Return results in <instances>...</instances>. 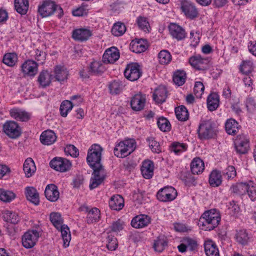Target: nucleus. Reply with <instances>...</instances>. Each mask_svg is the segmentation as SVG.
I'll list each match as a JSON object with an SVG mask.
<instances>
[{
	"instance_id": "8fccbe9b",
	"label": "nucleus",
	"mask_w": 256,
	"mask_h": 256,
	"mask_svg": "<svg viewBox=\"0 0 256 256\" xmlns=\"http://www.w3.org/2000/svg\"><path fill=\"white\" fill-rule=\"evenodd\" d=\"M254 64L250 60H243L240 65V70L244 74H248L254 70Z\"/></svg>"
},
{
	"instance_id": "3c124183",
	"label": "nucleus",
	"mask_w": 256,
	"mask_h": 256,
	"mask_svg": "<svg viewBox=\"0 0 256 256\" xmlns=\"http://www.w3.org/2000/svg\"><path fill=\"white\" fill-rule=\"evenodd\" d=\"M123 84L121 81L114 80L109 84L110 93L112 94H120L123 88Z\"/></svg>"
},
{
	"instance_id": "f3484780",
	"label": "nucleus",
	"mask_w": 256,
	"mask_h": 256,
	"mask_svg": "<svg viewBox=\"0 0 256 256\" xmlns=\"http://www.w3.org/2000/svg\"><path fill=\"white\" fill-rule=\"evenodd\" d=\"M92 36V31L87 28H80L72 31V38L78 41L84 42Z\"/></svg>"
},
{
	"instance_id": "338daca9",
	"label": "nucleus",
	"mask_w": 256,
	"mask_h": 256,
	"mask_svg": "<svg viewBox=\"0 0 256 256\" xmlns=\"http://www.w3.org/2000/svg\"><path fill=\"white\" fill-rule=\"evenodd\" d=\"M124 223L120 220L114 222L110 226L111 230L114 232H118L124 228Z\"/></svg>"
},
{
	"instance_id": "4d7b16f0",
	"label": "nucleus",
	"mask_w": 256,
	"mask_h": 256,
	"mask_svg": "<svg viewBox=\"0 0 256 256\" xmlns=\"http://www.w3.org/2000/svg\"><path fill=\"white\" fill-rule=\"evenodd\" d=\"M159 128L163 132H168L170 130V124L169 121L165 118L162 117L158 119L157 122Z\"/></svg>"
},
{
	"instance_id": "f704fd0d",
	"label": "nucleus",
	"mask_w": 256,
	"mask_h": 256,
	"mask_svg": "<svg viewBox=\"0 0 256 256\" xmlns=\"http://www.w3.org/2000/svg\"><path fill=\"white\" fill-rule=\"evenodd\" d=\"M104 70L105 68L101 61H94L90 65L88 73L90 74L99 75Z\"/></svg>"
},
{
	"instance_id": "0e129e2a",
	"label": "nucleus",
	"mask_w": 256,
	"mask_h": 256,
	"mask_svg": "<svg viewBox=\"0 0 256 256\" xmlns=\"http://www.w3.org/2000/svg\"><path fill=\"white\" fill-rule=\"evenodd\" d=\"M204 86L203 84L200 82H196L195 83L194 92L196 96L198 98H200L204 92Z\"/></svg>"
},
{
	"instance_id": "423d86ee",
	"label": "nucleus",
	"mask_w": 256,
	"mask_h": 256,
	"mask_svg": "<svg viewBox=\"0 0 256 256\" xmlns=\"http://www.w3.org/2000/svg\"><path fill=\"white\" fill-rule=\"evenodd\" d=\"M40 236V230H32L27 231L22 236V246L26 248H32L36 245Z\"/></svg>"
},
{
	"instance_id": "1a4fd4ad",
	"label": "nucleus",
	"mask_w": 256,
	"mask_h": 256,
	"mask_svg": "<svg viewBox=\"0 0 256 256\" xmlns=\"http://www.w3.org/2000/svg\"><path fill=\"white\" fill-rule=\"evenodd\" d=\"M140 66L137 63H131L127 65L124 72V76L130 81L138 80L142 76Z\"/></svg>"
},
{
	"instance_id": "5701e85b",
	"label": "nucleus",
	"mask_w": 256,
	"mask_h": 256,
	"mask_svg": "<svg viewBox=\"0 0 256 256\" xmlns=\"http://www.w3.org/2000/svg\"><path fill=\"white\" fill-rule=\"evenodd\" d=\"M45 196L50 202H56L59 198L60 193L58 187L54 184H48L45 189Z\"/></svg>"
},
{
	"instance_id": "774afa93",
	"label": "nucleus",
	"mask_w": 256,
	"mask_h": 256,
	"mask_svg": "<svg viewBox=\"0 0 256 256\" xmlns=\"http://www.w3.org/2000/svg\"><path fill=\"white\" fill-rule=\"evenodd\" d=\"M224 176L228 180L234 178L236 176V170L234 167L228 166L225 170Z\"/></svg>"
},
{
	"instance_id": "5fc2aeb1",
	"label": "nucleus",
	"mask_w": 256,
	"mask_h": 256,
	"mask_svg": "<svg viewBox=\"0 0 256 256\" xmlns=\"http://www.w3.org/2000/svg\"><path fill=\"white\" fill-rule=\"evenodd\" d=\"M248 188V183L240 182L233 186L232 189L234 192L243 195L246 194Z\"/></svg>"
},
{
	"instance_id": "4c0bfd02",
	"label": "nucleus",
	"mask_w": 256,
	"mask_h": 256,
	"mask_svg": "<svg viewBox=\"0 0 256 256\" xmlns=\"http://www.w3.org/2000/svg\"><path fill=\"white\" fill-rule=\"evenodd\" d=\"M236 241L242 246L248 244L250 241V236L246 230H238L235 235Z\"/></svg>"
},
{
	"instance_id": "9d476101",
	"label": "nucleus",
	"mask_w": 256,
	"mask_h": 256,
	"mask_svg": "<svg viewBox=\"0 0 256 256\" xmlns=\"http://www.w3.org/2000/svg\"><path fill=\"white\" fill-rule=\"evenodd\" d=\"M50 165L52 168L56 171L66 172L70 168L72 164L66 158L56 157L50 162Z\"/></svg>"
},
{
	"instance_id": "13d9d810",
	"label": "nucleus",
	"mask_w": 256,
	"mask_h": 256,
	"mask_svg": "<svg viewBox=\"0 0 256 256\" xmlns=\"http://www.w3.org/2000/svg\"><path fill=\"white\" fill-rule=\"evenodd\" d=\"M144 40H139L134 42L132 45V51L136 53H140L144 52L147 48V45L142 42Z\"/></svg>"
},
{
	"instance_id": "39448f33",
	"label": "nucleus",
	"mask_w": 256,
	"mask_h": 256,
	"mask_svg": "<svg viewBox=\"0 0 256 256\" xmlns=\"http://www.w3.org/2000/svg\"><path fill=\"white\" fill-rule=\"evenodd\" d=\"M198 133L199 138L201 140L214 138L216 134L214 123L210 120L202 121L200 124Z\"/></svg>"
},
{
	"instance_id": "a878e982",
	"label": "nucleus",
	"mask_w": 256,
	"mask_h": 256,
	"mask_svg": "<svg viewBox=\"0 0 256 256\" xmlns=\"http://www.w3.org/2000/svg\"><path fill=\"white\" fill-rule=\"evenodd\" d=\"M204 252L206 256H220L219 250L214 242L210 240L205 241Z\"/></svg>"
},
{
	"instance_id": "dca6fc26",
	"label": "nucleus",
	"mask_w": 256,
	"mask_h": 256,
	"mask_svg": "<svg viewBox=\"0 0 256 256\" xmlns=\"http://www.w3.org/2000/svg\"><path fill=\"white\" fill-rule=\"evenodd\" d=\"M104 178V170H94L92 176L90 180V189L92 190L98 187L103 182Z\"/></svg>"
},
{
	"instance_id": "bf43d9fd",
	"label": "nucleus",
	"mask_w": 256,
	"mask_h": 256,
	"mask_svg": "<svg viewBox=\"0 0 256 256\" xmlns=\"http://www.w3.org/2000/svg\"><path fill=\"white\" fill-rule=\"evenodd\" d=\"M138 27L145 32H149L150 28L149 22L146 18L139 16L137 19Z\"/></svg>"
},
{
	"instance_id": "a18cd8bd",
	"label": "nucleus",
	"mask_w": 256,
	"mask_h": 256,
	"mask_svg": "<svg viewBox=\"0 0 256 256\" xmlns=\"http://www.w3.org/2000/svg\"><path fill=\"white\" fill-rule=\"evenodd\" d=\"M186 79V74L184 70H178L176 71L173 76V81L174 83L180 86L183 85Z\"/></svg>"
},
{
	"instance_id": "0eeeda50",
	"label": "nucleus",
	"mask_w": 256,
	"mask_h": 256,
	"mask_svg": "<svg viewBox=\"0 0 256 256\" xmlns=\"http://www.w3.org/2000/svg\"><path fill=\"white\" fill-rule=\"evenodd\" d=\"M234 144L237 154H246L250 149L249 138L246 134H239L235 138Z\"/></svg>"
},
{
	"instance_id": "37998d69",
	"label": "nucleus",
	"mask_w": 256,
	"mask_h": 256,
	"mask_svg": "<svg viewBox=\"0 0 256 256\" xmlns=\"http://www.w3.org/2000/svg\"><path fill=\"white\" fill-rule=\"evenodd\" d=\"M16 194L11 190L0 188V200L6 202H10L16 198Z\"/></svg>"
},
{
	"instance_id": "f03ea898",
	"label": "nucleus",
	"mask_w": 256,
	"mask_h": 256,
	"mask_svg": "<svg viewBox=\"0 0 256 256\" xmlns=\"http://www.w3.org/2000/svg\"><path fill=\"white\" fill-rule=\"evenodd\" d=\"M102 148L98 144H93L89 149L86 160L94 170H104L100 164Z\"/></svg>"
},
{
	"instance_id": "4468645a",
	"label": "nucleus",
	"mask_w": 256,
	"mask_h": 256,
	"mask_svg": "<svg viewBox=\"0 0 256 256\" xmlns=\"http://www.w3.org/2000/svg\"><path fill=\"white\" fill-rule=\"evenodd\" d=\"M80 210L87 212L86 222L88 224L96 222L100 218V210L96 208L90 209L87 206H83L80 208Z\"/></svg>"
},
{
	"instance_id": "c03bdc74",
	"label": "nucleus",
	"mask_w": 256,
	"mask_h": 256,
	"mask_svg": "<svg viewBox=\"0 0 256 256\" xmlns=\"http://www.w3.org/2000/svg\"><path fill=\"white\" fill-rule=\"evenodd\" d=\"M175 113L177 118L180 121H186L188 118V112L186 108L180 106L176 108Z\"/></svg>"
},
{
	"instance_id": "c756f323",
	"label": "nucleus",
	"mask_w": 256,
	"mask_h": 256,
	"mask_svg": "<svg viewBox=\"0 0 256 256\" xmlns=\"http://www.w3.org/2000/svg\"><path fill=\"white\" fill-rule=\"evenodd\" d=\"M167 90L164 86H159L153 94V99L158 104H162L167 98Z\"/></svg>"
},
{
	"instance_id": "79ce46f5",
	"label": "nucleus",
	"mask_w": 256,
	"mask_h": 256,
	"mask_svg": "<svg viewBox=\"0 0 256 256\" xmlns=\"http://www.w3.org/2000/svg\"><path fill=\"white\" fill-rule=\"evenodd\" d=\"M28 0H14V7L18 12L25 14L28 8Z\"/></svg>"
},
{
	"instance_id": "7ed1b4c3",
	"label": "nucleus",
	"mask_w": 256,
	"mask_h": 256,
	"mask_svg": "<svg viewBox=\"0 0 256 256\" xmlns=\"http://www.w3.org/2000/svg\"><path fill=\"white\" fill-rule=\"evenodd\" d=\"M38 12L42 17L50 16L54 12L57 14L58 18L63 16V10L58 5L51 0H46L38 6Z\"/></svg>"
},
{
	"instance_id": "6ab92c4d",
	"label": "nucleus",
	"mask_w": 256,
	"mask_h": 256,
	"mask_svg": "<svg viewBox=\"0 0 256 256\" xmlns=\"http://www.w3.org/2000/svg\"><path fill=\"white\" fill-rule=\"evenodd\" d=\"M146 97L141 94H136L132 98L130 106L132 109L135 111L142 110L146 103Z\"/></svg>"
},
{
	"instance_id": "4be33fe9",
	"label": "nucleus",
	"mask_w": 256,
	"mask_h": 256,
	"mask_svg": "<svg viewBox=\"0 0 256 256\" xmlns=\"http://www.w3.org/2000/svg\"><path fill=\"white\" fill-rule=\"evenodd\" d=\"M168 28L171 36L178 40L184 39L186 36L184 30L176 24H171Z\"/></svg>"
},
{
	"instance_id": "cd10ccee",
	"label": "nucleus",
	"mask_w": 256,
	"mask_h": 256,
	"mask_svg": "<svg viewBox=\"0 0 256 256\" xmlns=\"http://www.w3.org/2000/svg\"><path fill=\"white\" fill-rule=\"evenodd\" d=\"M56 140V136L54 131L46 130L42 132L40 136V142L45 145H50Z\"/></svg>"
},
{
	"instance_id": "58836bf2",
	"label": "nucleus",
	"mask_w": 256,
	"mask_h": 256,
	"mask_svg": "<svg viewBox=\"0 0 256 256\" xmlns=\"http://www.w3.org/2000/svg\"><path fill=\"white\" fill-rule=\"evenodd\" d=\"M2 214L4 220L11 224H18L20 220L18 214L12 211L4 210L2 212Z\"/></svg>"
},
{
	"instance_id": "b1692460",
	"label": "nucleus",
	"mask_w": 256,
	"mask_h": 256,
	"mask_svg": "<svg viewBox=\"0 0 256 256\" xmlns=\"http://www.w3.org/2000/svg\"><path fill=\"white\" fill-rule=\"evenodd\" d=\"M53 78V76L51 72L47 70H43L40 72L38 78V82L40 86L42 88H46L49 86Z\"/></svg>"
},
{
	"instance_id": "412c9836",
	"label": "nucleus",
	"mask_w": 256,
	"mask_h": 256,
	"mask_svg": "<svg viewBox=\"0 0 256 256\" xmlns=\"http://www.w3.org/2000/svg\"><path fill=\"white\" fill-rule=\"evenodd\" d=\"M181 8L185 15L188 18L193 19L198 16V10L194 4L188 1L182 3Z\"/></svg>"
},
{
	"instance_id": "aec40b11",
	"label": "nucleus",
	"mask_w": 256,
	"mask_h": 256,
	"mask_svg": "<svg viewBox=\"0 0 256 256\" xmlns=\"http://www.w3.org/2000/svg\"><path fill=\"white\" fill-rule=\"evenodd\" d=\"M10 114L14 118L21 122H27L31 118L30 113L17 108L10 110Z\"/></svg>"
},
{
	"instance_id": "680f3d73",
	"label": "nucleus",
	"mask_w": 256,
	"mask_h": 256,
	"mask_svg": "<svg viewBox=\"0 0 256 256\" xmlns=\"http://www.w3.org/2000/svg\"><path fill=\"white\" fill-rule=\"evenodd\" d=\"M246 193L252 201L256 200V185L250 182L248 183V188Z\"/></svg>"
},
{
	"instance_id": "2eb2a0df",
	"label": "nucleus",
	"mask_w": 256,
	"mask_h": 256,
	"mask_svg": "<svg viewBox=\"0 0 256 256\" xmlns=\"http://www.w3.org/2000/svg\"><path fill=\"white\" fill-rule=\"evenodd\" d=\"M151 222L150 218L146 214H140L134 216L131 221L132 226L136 228L147 226Z\"/></svg>"
},
{
	"instance_id": "de8ad7c7",
	"label": "nucleus",
	"mask_w": 256,
	"mask_h": 256,
	"mask_svg": "<svg viewBox=\"0 0 256 256\" xmlns=\"http://www.w3.org/2000/svg\"><path fill=\"white\" fill-rule=\"evenodd\" d=\"M186 144L177 142H172L170 146V152H174L176 154H180L182 152L186 151Z\"/></svg>"
},
{
	"instance_id": "2f4dec72",
	"label": "nucleus",
	"mask_w": 256,
	"mask_h": 256,
	"mask_svg": "<svg viewBox=\"0 0 256 256\" xmlns=\"http://www.w3.org/2000/svg\"><path fill=\"white\" fill-rule=\"evenodd\" d=\"M61 232V236L63 240V246L67 248L69 246L71 240V234L70 228L66 224H63L57 229Z\"/></svg>"
},
{
	"instance_id": "6e6552de",
	"label": "nucleus",
	"mask_w": 256,
	"mask_h": 256,
	"mask_svg": "<svg viewBox=\"0 0 256 256\" xmlns=\"http://www.w3.org/2000/svg\"><path fill=\"white\" fill-rule=\"evenodd\" d=\"M177 196L176 190L172 186H165L160 188L156 194L157 198L164 202L174 200Z\"/></svg>"
},
{
	"instance_id": "a19ab883",
	"label": "nucleus",
	"mask_w": 256,
	"mask_h": 256,
	"mask_svg": "<svg viewBox=\"0 0 256 256\" xmlns=\"http://www.w3.org/2000/svg\"><path fill=\"white\" fill-rule=\"evenodd\" d=\"M54 78L56 80L62 82L67 78L68 71L64 66H57L54 68Z\"/></svg>"
},
{
	"instance_id": "f257e3e1",
	"label": "nucleus",
	"mask_w": 256,
	"mask_h": 256,
	"mask_svg": "<svg viewBox=\"0 0 256 256\" xmlns=\"http://www.w3.org/2000/svg\"><path fill=\"white\" fill-rule=\"evenodd\" d=\"M220 216L216 209L206 211L200 218V225L204 230H211L216 228L220 221Z\"/></svg>"
},
{
	"instance_id": "ea45409f",
	"label": "nucleus",
	"mask_w": 256,
	"mask_h": 256,
	"mask_svg": "<svg viewBox=\"0 0 256 256\" xmlns=\"http://www.w3.org/2000/svg\"><path fill=\"white\" fill-rule=\"evenodd\" d=\"M18 61L17 54L14 52L6 54L3 57L2 62L6 66L14 67L16 65Z\"/></svg>"
},
{
	"instance_id": "f8f14e48",
	"label": "nucleus",
	"mask_w": 256,
	"mask_h": 256,
	"mask_svg": "<svg viewBox=\"0 0 256 256\" xmlns=\"http://www.w3.org/2000/svg\"><path fill=\"white\" fill-rule=\"evenodd\" d=\"M210 60L203 58L199 54H194L189 58L188 62L194 68L198 70H204L208 68Z\"/></svg>"
},
{
	"instance_id": "ddd939ff",
	"label": "nucleus",
	"mask_w": 256,
	"mask_h": 256,
	"mask_svg": "<svg viewBox=\"0 0 256 256\" xmlns=\"http://www.w3.org/2000/svg\"><path fill=\"white\" fill-rule=\"evenodd\" d=\"M21 70L24 76L34 77L38 72V64L34 60H27L22 64Z\"/></svg>"
},
{
	"instance_id": "69168bd1",
	"label": "nucleus",
	"mask_w": 256,
	"mask_h": 256,
	"mask_svg": "<svg viewBox=\"0 0 256 256\" xmlns=\"http://www.w3.org/2000/svg\"><path fill=\"white\" fill-rule=\"evenodd\" d=\"M64 152L66 154L74 158L77 157L79 154L78 148L72 144L67 146L64 149Z\"/></svg>"
},
{
	"instance_id": "864d4df0",
	"label": "nucleus",
	"mask_w": 256,
	"mask_h": 256,
	"mask_svg": "<svg viewBox=\"0 0 256 256\" xmlns=\"http://www.w3.org/2000/svg\"><path fill=\"white\" fill-rule=\"evenodd\" d=\"M50 220L54 226L58 229L62 225L64 224V220L61 215L58 212H52L50 214Z\"/></svg>"
},
{
	"instance_id": "20e7f679",
	"label": "nucleus",
	"mask_w": 256,
	"mask_h": 256,
	"mask_svg": "<svg viewBox=\"0 0 256 256\" xmlns=\"http://www.w3.org/2000/svg\"><path fill=\"white\" fill-rule=\"evenodd\" d=\"M136 147V143L133 139L126 140L116 144L114 152L118 158H124L134 151Z\"/></svg>"
},
{
	"instance_id": "c9c22d12",
	"label": "nucleus",
	"mask_w": 256,
	"mask_h": 256,
	"mask_svg": "<svg viewBox=\"0 0 256 256\" xmlns=\"http://www.w3.org/2000/svg\"><path fill=\"white\" fill-rule=\"evenodd\" d=\"M209 184L212 187L220 186L222 182V177L220 172L216 170H213L209 176Z\"/></svg>"
},
{
	"instance_id": "393cba45",
	"label": "nucleus",
	"mask_w": 256,
	"mask_h": 256,
	"mask_svg": "<svg viewBox=\"0 0 256 256\" xmlns=\"http://www.w3.org/2000/svg\"><path fill=\"white\" fill-rule=\"evenodd\" d=\"M25 196L26 199L35 205L40 203L39 194L33 186H27L25 188Z\"/></svg>"
},
{
	"instance_id": "6e6d98bb",
	"label": "nucleus",
	"mask_w": 256,
	"mask_h": 256,
	"mask_svg": "<svg viewBox=\"0 0 256 256\" xmlns=\"http://www.w3.org/2000/svg\"><path fill=\"white\" fill-rule=\"evenodd\" d=\"M158 58L160 63L162 64H167L172 60V56L170 53L166 50L160 51Z\"/></svg>"
},
{
	"instance_id": "e433bc0d",
	"label": "nucleus",
	"mask_w": 256,
	"mask_h": 256,
	"mask_svg": "<svg viewBox=\"0 0 256 256\" xmlns=\"http://www.w3.org/2000/svg\"><path fill=\"white\" fill-rule=\"evenodd\" d=\"M240 125L238 122L233 118L226 120L225 124L226 130L228 134H236L238 131Z\"/></svg>"
},
{
	"instance_id": "72a5a7b5",
	"label": "nucleus",
	"mask_w": 256,
	"mask_h": 256,
	"mask_svg": "<svg viewBox=\"0 0 256 256\" xmlns=\"http://www.w3.org/2000/svg\"><path fill=\"white\" fill-rule=\"evenodd\" d=\"M23 170L27 178H30L34 174L36 170V166L32 158H30L26 160L23 165Z\"/></svg>"
},
{
	"instance_id": "603ef678",
	"label": "nucleus",
	"mask_w": 256,
	"mask_h": 256,
	"mask_svg": "<svg viewBox=\"0 0 256 256\" xmlns=\"http://www.w3.org/2000/svg\"><path fill=\"white\" fill-rule=\"evenodd\" d=\"M126 31L125 25L120 22H118L114 24L112 29V33L116 36H121L124 34Z\"/></svg>"
},
{
	"instance_id": "c85d7f7f",
	"label": "nucleus",
	"mask_w": 256,
	"mask_h": 256,
	"mask_svg": "<svg viewBox=\"0 0 256 256\" xmlns=\"http://www.w3.org/2000/svg\"><path fill=\"white\" fill-rule=\"evenodd\" d=\"M124 200L118 194L111 197L109 201V206L112 210L119 211L124 206Z\"/></svg>"
},
{
	"instance_id": "e2e57ef3",
	"label": "nucleus",
	"mask_w": 256,
	"mask_h": 256,
	"mask_svg": "<svg viewBox=\"0 0 256 256\" xmlns=\"http://www.w3.org/2000/svg\"><path fill=\"white\" fill-rule=\"evenodd\" d=\"M146 140L148 142L150 148L153 152L159 153L161 152L160 146L159 143L154 138H148Z\"/></svg>"
},
{
	"instance_id": "052dcab7",
	"label": "nucleus",
	"mask_w": 256,
	"mask_h": 256,
	"mask_svg": "<svg viewBox=\"0 0 256 256\" xmlns=\"http://www.w3.org/2000/svg\"><path fill=\"white\" fill-rule=\"evenodd\" d=\"M106 248L110 250H115L118 245L117 239L112 234H110L107 237Z\"/></svg>"
},
{
	"instance_id": "7c9ffc66",
	"label": "nucleus",
	"mask_w": 256,
	"mask_h": 256,
	"mask_svg": "<svg viewBox=\"0 0 256 256\" xmlns=\"http://www.w3.org/2000/svg\"><path fill=\"white\" fill-rule=\"evenodd\" d=\"M204 169V164L203 160L200 158H194L190 163V170L194 174H202Z\"/></svg>"
},
{
	"instance_id": "49530a36",
	"label": "nucleus",
	"mask_w": 256,
	"mask_h": 256,
	"mask_svg": "<svg viewBox=\"0 0 256 256\" xmlns=\"http://www.w3.org/2000/svg\"><path fill=\"white\" fill-rule=\"evenodd\" d=\"M166 246V238L164 236H159L154 240L153 247L155 251L160 252L164 250Z\"/></svg>"
},
{
	"instance_id": "473e14b6",
	"label": "nucleus",
	"mask_w": 256,
	"mask_h": 256,
	"mask_svg": "<svg viewBox=\"0 0 256 256\" xmlns=\"http://www.w3.org/2000/svg\"><path fill=\"white\" fill-rule=\"evenodd\" d=\"M219 96L216 92L211 93L207 98V106L210 111L216 110L219 106Z\"/></svg>"
},
{
	"instance_id": "bb28decb",
	"label": "nucleus",
	"mask_w": 256,
	"mask_h": 256,
	"mask_svg": "<svg viewBox=\"0 0 256 256\" xmlns=\"http://www.w3.org/2000/svg\"><path fill=\"white\" fill-rule=\"evenodd\" d=\"M154 165L152 161L150 160H144L142 162L141 168V172L142 176L146 179L152 178L154 174Z\"/></svg>"
},
{
	"instance_id": "9b49d317",
	"label": "nucleus",
	"mask_w": 256,
	"mask_h": 256,
	"mask_svg": "<svg viewBox=\"0 0 256 256\" xmlns=\"http://www.w3.org/2000/svg\"><path fill=\"white\" fill-rule=\"evenodd\" d=\"M5 134L10 138H16L21 134V128L17 122L14 121H8L3 126Z\"/></svg>"
},
{
	"instance_id": "a211bd4d",
	"label": "nucleus",
	"mask_w": 256,
	"mask_h": 256,
	"mask_svg": "<svg viewBox=\"0 0 256 256\" xmlns=\"http://www.w3.org/2000/svg\"><path fill=\"white\" fill-rule=\"evenodd\" d=\"M120 58V53L117 48L112 47L107 49L103 54V61L106 63H114Z\"/></svg>"
},
{
	"instance_id": "09e8293b",
	"label": "nucleus",
	"mask_w": 256,
	"mask_h": 256,
	"mask_svg": "<svg viewBox=\"0 0 256 256\" xmlns=\"http://www.w3.org/2000/svg\"><path fill=\"white\" fill-rule=\"evenodd\" d=\"M74 104L70 100H64L62 102L60 108L61 116L63 117H66L68 112L72 110Z\"/></svg>"
}]
</instances>
